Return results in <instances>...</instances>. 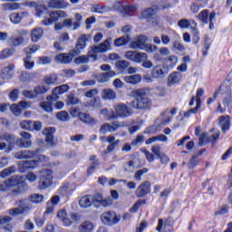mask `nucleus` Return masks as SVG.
<instances>
[{
  "label": "nucleus",
  "instance_id": "53",
  "mask_svg": "<svg viewBox=\"0 0 232 232\" xmlns=\"http://www.w3.org/2000/svg\"><path fill=\"white\" fill-rule=\"evenodd\" d=\"M74 19L75 22H73L72 24V30H79V28L81 27V21L82 20V16L81 15V14H76L74 15Z\"/></svg>",
  "mask_w": 232,
  "mask_h": 232
},
{
  "label": "nucleus",
  "instance_id": "41",
  "mask_svg": "<svg viewBox=\"0 0 232 232\" xmlns=\"http://www.w3.org/2000/svg\"><path fill=\"white\" fill-rule=\"evenodd\" d=\"M161 117H162V120L160 121V124L162 126H166L171 122L172 117L169 116V110L167 109L165 111H163L161 113Z\"/></svg>",
  "mask_w": 232,
  "mask_h": 232
},
{
  "label": "nucleus",
  "instance_id": "16",
  "mask_svg": "<svg viewBox=\"0 0 232 232\" xmlns=\"http://www.w3.org/2000/svg\"><path fill=\"white\" fill-rule=\"evenodd\" d=\"M68 90H70V87L68 86V84H63L58 87H55L53 91V94L48 96V100H52L53 99L54 101H59V94H63V93H66V92H68Z\"/></svg>",
  "mask_w": 232,
  "mask_h": 232
},
{
  "label": "nucleus",
  "instance_id": "15",
  "mask_svg": "<svg viewBox=\"0 0 232 232\" xmlns=\"http://www.w3.org/2000/svg\"><path fill=\"white\" fill-rule=\"evenodd\" d=\"M32 106V103L30 102H20L18 104H13L10 107V110L12 113H14L16 116L21 115V111L23 110H26Z\"/></svg>",
  "mask_w": 232,
  "mask_h": 232
},
{
  "label": "nucleus",
  "instance_id": "22",
  "mask_svg": "<svg viewBox=\"0 0 232 232\" xmlns=\"http://www.w3.org/2000/svg\"><path fill=\"white\" fill-rule=\"evenodd\" d=\"M182 81V74L179 72L170 73L168 77V86H173V84H179Z\"/></svg>",
  "mask_w": 232,
  "mask_h": 232
},
{
  "label": "nucleus",
  "instance_id": "8",
  "mask_svg": "<svg viewBox=\"0 0 232 232\" xmlns=\"http://www.w3.org/2000/svg\"><path fill=\"white\" fill-rule=\"evenodd\" d=\"M52 180H53V174L51 169H44L41 172L40 182L38 188L40 189H46L52 186Z\"/></svg>",
  "mask_w": 232,
  "mask_h": 232
},
{
  "label": "nucleus",
  "instance_id": "1",
  "mask_svg": "<svg viewBox=\"0 0 232 232\" xmlns=\"http://www.w3.org/2000/svg\"><path fill=\"white\" fill-rule=\"evenodd\" d=\"M68 14H66V12L64 11H49L44 15V19L41 22V24L43 26H52L54 24V30L55 32H59V30H63L64 28V24L59 23L61 19H64V17H67Z\"/></svg>",
  "mask_w": 232,
  "mask_h": 232
},
{
  "label": "nucleus",
  "instance_id": "29",
  "mask_svg": "<svg viewBox=\"0 0 232 232\" xmlns=\"http://www.w3.org/2000/svg\"><path fill=\"white\" fill-rule=\"evenodd\" d=\"M102 99L103 101H115L117 99V93L111 89H105L102 92Z\"/></svg>",
  "mask_w": 232,
  "mask_h": 232
},
{
  "label": "nucleus",
  "instance_id": "47",
  "mask_svg": "<svg viewBox=\"0 0 232 232\" xmlns=\"http://www.w3.org/2000/svg\"><path fill=\"white\" fill-rule=\"evenodd\" d=\"M24 66L25 70H32L35 66V63L32 61V56H27L24 59Z\"/></svg>",
  "mask_w": 232,
  "mask_h": 232
},
{
  "label": "nucleus",
  "instance_id": "4",
  "mask_svg": "<svg viewBox=\"0 0 232 232\" xmlns=\"http://www.w3.org/2000/svg\"><path fill=\"white\" fill-rule=\"evenodd\" d=\"M48 156L40 155L38 156V160H35L19 161L17 166L20 173H24L27 169H35L39 166V162H48Z\"/></svg>",
  "mask_w": 232,
  "mask_h": 232
},
{
  "label": "nucleus",
  "instance_id": "48",
  "mask_svg": "<svg viewBox=\"0 0 232 232\" xmlns=\"http://www.w3.org/2000/svg\"><path fill=\"white\" fill-rule=\"evenodd\" d=\"M44 200V196L42 194H33L30 196V201L34 204H41Z\"/></svg>",
  "mask_w": 232,
  "mask_h": 232
},
{
  "label": "nucleus",
  "instance_id": "14",
  "mask_svg": "<svg viewBox=\"0 0 232 232\" xmlns=\"http://www.w3.org/2000/svg\"><path fill=\"white\" fill-rule=\"evenodd\" d=\"M147 41L148 36L140 35L130 42V48H131V50H144V44L147 43Z\"/></svg>",
  "mask_w": 232,
  "mask_h": 232
},
{
  "label": "nucleus",
  "instance_id": "2",
  "mask_svg": "<svg viewBox=\"0 0 232 232\" xmlns=\"http://www.w3.org/2000/svg\"><path fill=\"white\" fill-rule=\"evenodd\" d=\"M132 93L135 95V100L130 102L131 108L148 110L151 106V100L148 98V95L143 90H134Z\"/></svg>",
  "mask_w": 232,
  "mask_h": 232
},
{
  "label": "nucleus",
  "instance_id": "44",
  "mask_svg": "<svg viewBox=\"0 0 232 232\" xmlns=\"http://www.w3.org/2000/svg\"><path fill=\"white\" fill-rule=\"evenodd\" d=\"M15 171H16L15 167L14 166L8 167L0 173V177H2V179H6V177H10V175H13V173H15Z\"/></svg>",
  "mask_w": 232,
  "mask_h": 232
},
{
  "label": "nucleus",
  "instance_id": "13",
  "mask_svg": "<svg viewBox=\"0 0 232 232\" xmlns=\"http://www.w3.org/2000/svg\"><path fill=\"white\" fill-rule=\"evenodd\" d=\"M168 75V70H166V65H156L151 70V77L153 79H164Z\"/></svg>",
  "mask_w": 232,
  "mask_h": 232
},
{
  "label": "nucleus",
  "instance_id": "3",
  "mask_svg": "<svg viewBox=\"0 0 232 232\" xmlns=\"http://www.w3.org/2000/svg\"><path fill=\"white\" fill-rule=\"evenodd\" d=\"M113 108L114 111H111L109 114V121H117L119 118L128 119L133 115V110L126 103H115Z\"/></svg>",
  "mask_w": 232,
  "mask_h": 232
},
{
  "label": "nucleus",
  "instance_id": "36",
  "mask_svg": "<svg viewBox=\"0 0 232 232\" xmlns=\"http://www.w3.org/2000/svg\"><path fill=\"white\" fill-rule=\"evenodd\" d=\"M46 99H47V102H43L40 103V108H42L44 111H47V113H50L51 111H53V109H52L53 102H57V100H54L53 98L49 100L48 96Z\"/></svg>",
  "mask_w": 232,
  "mask_h": 232
},
{
  "label": "nucleus",
  "instance_id": "58",
  "mask_svg": "<svg viewBox=\"0 0 232 232\" xmlns=\"http://www.w3.org/2000/svg\"><path fill=\"white\" fill-rule=\"evenodd\" d=\"M5 10H9V12H12L13 10H19L21 8V5L17 3H13V4H5L4 5Z\"/></svg>",
  "mask_w": 232,
  "mask_h": 232
},
{
  "label": "nucleus",
  "instance_id": "38",
  "mask_svg": "<svg viewBox=\"0 0 232 232\" xmlns=\"http://www.w3.org/2000/svg\"><path fill=\"white\" fill-rule=\"evenodd\" d=\"M92 204H93L92 196H83L79 201V205L83 208V209H86V208H90Z\"/></svg>",
  "mask_w": 232,
  "mask_h": 232
},
{
  "label": "nucleus",
  "instance_id": "25",
  "mask_svg": "<svg viewBox=\"0 0 232 232\" xmlns=\"http://www.w3.org/2000/svg\"><path fill=\"white\" fill-rule=\"evenodd\" d=\"M85 46H86V35H82L77 41L75 49H73L72 51L73 53L75 55H79V53H81V50H84Z\"/></svg>",
  "mask_w": 232,
  "mask_h": 232
},
{
  "label": "nucleus",
  "instance_id": "59",
  "mask_svg": "<svg viewBox=\"0 0 232 232\" xmlns=\"http://www.w3.org/2000/svg\"><path fill=\"white\" fill-rule=\"evenodd\" d=\"M69 112H70V115H72L73 118H76V117H81V115L82 114V112H81V108L79 107H72L70 110H69Z\"/></svg>",
  "mask_w": 232,
  "mask_h": 232
},
{
  "label": "nucleus",
  "instance_id": "50",
  "mask_svg": "<svg viewBox=\"0 0 232 232\" xmlns=\"http://www.w3.org/2000/svg\"><path fill=\"white\" fill-rule=\"evenodd\" d=\"M141 15L144 19L150 21V19H151L155 15V10H153L152 8H148L141 13Z\"/></svg>",
  "mask_w": 232,
  "mask_h": 232
},
{
  "label": "nucleus",
  "instance_id": "61",
  "mask_svg": "<svg viewBox=\"0 0 232 232\" xmlns=\"http://www.w3.org/2000/svg\"><path fill=\"white\" fill-rule=\"evenodd\" d=\"M39 49H40L39 45H33V46L26 47L24 49V53H26V55H32V53H35V52H37V50Z\"/></svg>",
  "mask_w": 232,
  "mask_h": 232
},
{
  "label": "nucleus",
  "instance_id": "46",
  "mask_svg": "<svg viewBox=\"0 0 232 232\" xmlns=\"http://www.w3.org/2000/svg\"><path fill=\"white\" fill-rule=\"evenodd\" d=\"M47 92H48V88L44 85L35 86L34 89L35 98H37L38 95H43V94L46 93Z\"/></svg>",
  "mask_w": 232,
  "mask_h": 232
},
{
  "label": "nucleus",
  "instance_id": "7",
  "mask_svg": "<svg viewBox=\"0 0 232 232\" xmlns=\"http://www.w3.org/2000/svg\"><path fill=\"white\" fill-rule=\"evenodd\" d=\"M101 220L104 226H115L121 222V217H118L115 211L109 210L102 214Z\"/></svg>",
  "mask_w": 232,
  "mask_h": 232
},
{
  "label": "nucleus",
  "instance_id": "57",
  "mask_svg": "<svg viewBox=\"0 0 232 232\" xmlns=\"http://www.w3.org/2000/svg\"><path fill=\"white\" fill-rule=\"evenodd\" d=\"M34 77H35V73H34V72H24L21 74V80L24 81V82L32 81V79H34Z\"/></svg>",
  "mask_w": 232,
  "mask_h": 232
},
{
  "label": "nucleus",
  "instance_id": "9",
  "mask_svg": "<svg viewBox=\"0 0 232 232\" xmlns=\"http://www.w3.org/2000/svg\"><path fill=\"white\" fill-rule=\"evenodd\" d=\"M30 209H32V204L29 203L28 200H21L19 202V207L9 209L8 213L11 217H17L18 215H24V213H28Z\"/></svg>",
  "mask_w": 232,
  "mask_h": 232
},
{
  "label": "nucleus",
  "instance_id": "32",
  "mask_svg": "<svg viewBox=\"0 0 232 232\" xmlns=\"http://www.w3.org/2000/svg\"><path fill=\"white\" fill-rule=\"evenodd\" d=\"M123 81L128 84H139L142 81V76L140 74H133L123 77Z\"/></svg>",
  "mask_w": 232,
  "mask_h": 232
},
{
  "label": "nucleus",
  "instance_id": "19",
  "mask_svg": "<svg viewBox=\"0 0 232 232\" xmlns=\"http://www.w3.org/2000/svg\"><path fill=\"white\" fill-rule=\"evenodd\" d=\"M48 7L61 10V9L68 8V3L66 2V0H49Z\"/></svg>",
  "mask_w": 232,
  "mask_h": 232
},
{
  "label": "nucleus",
  "instance_id": "33",
  "mask_svg": "<svg viewBox=\"0 0 232 232\" xmlns=\"http://www.w3.org/2000/svg\"><path fill=\"white\" fill-rule=\"evenodd\" d=\"M78 229L80 232H93V229H95V225H93V223L91 221H84L79 226Z\"/></svg>",
  "mask_w": 232,
  "mask_h": 232
},
{
  "label": "nucleus",
  "instance_id": "60",
  "mask_svg": "<svg viewBox=\"0 0 232 232\" xmlns=\"http://www.w3.org/2000/svg\"><path fill=\"white\" fill-rule=\"evenodd\" d=\"M130 66V62L126 60L118 61L116 63V68L118 70H125V68H128Z\"/></svg>",
  "mask_w": 232,
  "mask_h": 232
},
{
  "label": "nucleus",
  "instance_id": "30",
  "mask_svg": "<svg viewBox=\"0 0 232 232\" xmlns=\"http://www.w3.org/2000/svg\"><path fill=\"white\" fill-rule=\"evenodd\" d=\"M79 119L82 122H84V124H90L91 126H95V124H97V121L86 112H82Z\"/></svg>",
  "mask_w": 232,
  "mask_h": 232
},
{
  "label": "nucleus",
  "instance_id": "5",
  "mask_svg": "<svg viewBox=\"0 0 232 232\" xmlns=\"http://www.w3.org/2000/svg\"><path fill=\"white\" fill-rule=\"evenodd\" d=\"M0 140H5V142H0V151L5 153H12L14 148H15V135L5 133L0 135Z\"/></svg>",
  "mask_w": 232,
  "mask_h": 232
},
{
  "label": "nucleus",
  "instance_id": "62",
  "mask_svg": "<svg viewBox=\"0 0 232 232\" xmlns=\"http://www.w3.org/2000/svg\"><path fill=\"white\" fill-rule=\"evenodd\" d=\"M143 50H145V52H148V53H151V52H157V45L145 43Z\"/></svg>",
  "mask_w": 232,
  "mask_h": 232
},
{
  "label": "nucleus",
  "instance_id": "24",
  "mask_svg": "<svg viewBox=\"0 0 232 232\" xmlns=\"http://www.w3.org/2000/svg\"><path fill=\"white\" fill-rule=\"evenodd\" d=\"M110 77H115V71H110L109 72L98 73L95 76L98 82H108V81H110Z\"/></svg>",
  "mask_w": 232,
  "mask_h": 232
},
{
  "label": "nucleus",
  "instance_id": "11",
  "mask_svg": "<svg viewBox=\"0 0 232 232\" xmlns=\"http://www.w3.org/2000/svg\"><path fill=\"white\" fill-rule=\"evenodd\" d=\"M92 204L95 206H102L103 208H108V206H111L113 204V199L111 197L103 198L101 194H96L94 196H91Z\"/></svg>",
  "mask_w": 232,
  "mask_h": 232
},
{
  "label": "nucleus",
  "instance_id": "35",
  "mask_svg": "<svg viewBox=\"0 0 232 232\" xmlns=\"http://www.w3.org/2000/svg\"><path fill=\"white\" fill-rule=\"evenodd\" d=\"M168 138L164 134H160L158 136L151 137L145 141V144L150 146V144H153V142H166Z\"/></svg>",
  "mask_w": 232,
  "mask_h": 232
},
{
  "label": "nucleus",
  "instance_id": "21",
  "mask_svg": "<svg viewBox=\"0 0 232 232\" xmlns=\"http://www.w3.org/2000/svg\"><path fill=\"white\" fill-rule=\"evenodd\" d=\"M18 37H11L9 40V44L11 46H20V44H23L24 38H23V35L28 34L26 31H17Z\"/></svg>",
  "mask_w": 232,
  "mask_h": 232
},
{
  "label": "nucleus",
  "instance_id": "45",
  "mask_svg": "<svg viewBox=\"0 0 232 232\" xmlns=\"http://www.w3.org/2000/svg\"><path fill=\"white\" fill-rule=\"evenodd\" d=\"M134 169H135V161L130 160L124 163L123 170L125 171V173H133Z\"/></svg>",
  "mask_w": 232,
  "mask_h": 232
},
{
  "label": "nucleus",
  "instance_id": "55",
  "mask_svg": "<svg viewBox=\"0 0 232 232\" xmlns=\"http://www.w3.org/2000/svg\"><path fill=\"white\" fill-rule=\"evenodd\" d=\"M79 102H81V100H79V98L73 96V95H69L67 97V100H66V104L67 106H75V104H79Z\"/></svg>",
  "mask_w": 232,
  "mask_h": 232
},
{
  "label": "nucleus",
  "instance_id": "52",
  "mask_svg": "<svg viewBox=\"0 0 232 232\" xmlns=\"http://www.w3.org/2000/svg\"><path fill=\"white\" fill-rule=\"evenodd\" d=\"M57 82V75L49 74L44 78V84L50 85Z\"/></svg>",
  "mask_w": 232,
  "mask_h": 232
},
{
  "label": "nucleus",
  "instance_id": "27",
  "mask_svg": "<svg viewBox=\"0 0 232 232\" xmlns=\"http://www.w3.org/2000/svg\"><path fill=\"white\" fill-rule=\"evenodd\" d=\"M53 133H55V128H46L44 130V135H45V140L50 146H53Z\"/></svg>",
  "mask_w": 232,
  "mask_h": 232
},
{
  "label": "nucleus",
  "instance_id": "42",
  "mask_svg": "<svg viewBox=\"0 0 232 232\" xmlns=\"http://www.w3.org/2000/svg\"><path fill=\"white\" fill-rule=\"evenodd\" d=\"M129 43H130V36L128 35H124L114 40V44L115 46H118V47L124 46Z\"/></svg>",
  "mask_w": 232,
  "mask_h": 232
},
{
  "label": "nucleus",
  "instance_id": "54",
  "mask_svg": "<svg viewBox=\"0 0 232 232\" xmlns=\"http://www.w3.org/2000/svg\"><path fill=\"white\" fill-rule=\"evenodd\" d=\"M12 55H14V50L5 49L0 53V60L5 61V59H8Z\"/></svg>",
  "mask_w": 232,
  "mask_h": 232
},
{
  "label": "nucleus",
  "instance_id": "10",
  "mask_svg": "<svg viewBox=\"0 0 232 232\" xmlns=\"http://www.w3.org/2000/svg\"><path fill=\"white\" fill-rule=\"evenodd\" d=\"M125 59L131 61L132 63H140L142 61L148 59V54L146 53H138L135 51H128L124 53Z\"/></svg>",
  "mask_w": 232,
  "mask_h": 232
},
{
  "label": "nucleus",
  "instance_id": "6",
  "mask_svg": "<svg viewBox=\"0 0 232 232\" xmlns=\"http://www.w3.org/2000/svg\"><path fill=\"white\" fill-rule=\"evenodd\" d=\"M126 122L124 121H112L111 123H103L101 125L99 132L102 135H106V133H115L120 128H124Z\"/></svg>",
  "mask_w": 232,
  "mask_h": 232
},
{
  "label": "nucleus",
  "instance_id": "40",
  "mask_svg": "<svg viewBox=\"0 0 232 232\" xmlns=\"http://www.w3.org/2000/svg\"><path fill=\"white\" fill-rule=\"evenodd\" d=\"M14 144L19 148H30L32 146V140H27L24 139H17L15 140L14 136Z\"/></svg>",
  "mask_w": 232,
  "mask_h": 232
},
{
  "label": "nucleus",
  "instance_id": "18",
  "mask_svg": "<svg viewBox=\"0 0 232 232\" xmlns=\"http://www.w3.org/2000/svg\"><path fill=\"white\" fill-rule=\"evenodd\" d=\"M110 42H111V38H108L98 46H92V51L94 53H104V52H108V50H110Z\"/></svg>",
  "mask_w": 232,
  "mask_h": 232
},
{
  "label": "nucleus",
  "instance_id": "34",
  "mask_svg": "<svg viewBox=\"0 0 232 232\" xmlns=\"http://www.w3.org/2000/svg\"><path fill=\"white\" fill-rule=\"evenodd\" d=\"M15 69V65L14 63H9L6 67H4L2 70V79H12V70Z\"/></svg>",
  "mask_w": 232,
  "mask_h": 232
},
{
  "label": "nucleus",
  "instance_id": "49",
  "mask_svg": "<svg viewBox=\"0 0 232 232\" xmlns=\"http://www.w3.org/2000/svg\"><path fill=\"white\" fill-rule=\"evenodd\" d=\"M208 17H209V10H203L198 15V18L200 19L204 24H208L209 21Z\"/></svg>",
  "mask_w": 232,
  "mask_h": 232
},
{
  "label": "nucleus",
  "instance_id": "23",
  "mask_svg": "<svg viewBox=\"0 0 232 232\" xmlns=\"http://www.w3.org/2000/svg\"><path fill=\"white\" fill-rule=\"evenodd\" d=\"M55 61L57 63H62V64H68L72 63V59H73V54H69L68 53H59L55 56Z\"/></svg>",
  "mask_w": 232,
  "mask_h": 232
},
{
  "label": "nucleus",
  "instance_id": "64",
  "mask_svg": "<svg viewBox=\"0 0 232 232\" xmlns=\"http://www.w3.org/2000/svg\"><path fill=\"white\" fill-rule=\"evenodd\" d=\"M146 138L144 135H138L134 140L131 141V146H139V144H142Z\"/></svg>",
  "mask_w": 232,
  "mask_h": 232
},
{
  "label": "nucleus",
  "instance_id": "56",
  "mask_svg": "<svg viewBox=\"0 0 232 232\" xmlns=\"http://www.w3.org/2000/svg\"><path fill=\"white\" fill-rule=\"evenodd\" d=\"M34 124V121H23L20 122V127L22 130H26L28 131H32V125Z\"/></svg>",
  "mask_w": 232,
  "mask_h": 232
},
{
  "label": "nucleus",
  "instance_id": "51",
  "mask_svg": "<svg viewBox=\"0 0 232 232\" xmlns=\"http://www.w3.org/2000/svg\"><path fill=\"white\" fill-rule=\"evenodd\" d=\"M57 119L59 121H63V122H68L70 121V114L66 111H61L56 114Z\"/></svg>",
  "mask_w": 232,
  "mask_h": 232
},
{
  "label": "nucleus",
  "instance_id": "31",
  "mask_svg": "<svg viewBox=\"0 0 232 232\" xmlns=\"http://www.w3.org/2000/svg\"><path fill=\"white\" fill-rule=\"evenodd\" d=\"M88 108H92L93 110H101L102 108V102H101L100 97H94L87 102Z\"/></svg>",
  "mask_w": 232,
  "mask_h": 232
},
{
  "label": "nucleus",
  "instance_id": "28",
  "mask_svg": "<svg viewBox=\"0 0 232 232\" xmlns=\"http://www.w3.org/2000/svg\"><path fill=\"white\" fill-rule=\"evenodd\" d=\"M24 17H28V13L26 12H23V13H13L10 15V21L11 23H13L14 24H19V23H21V21L24 19Z\"/></svg>",
  "mask_w": 232,
  "mask_h": 232
},
{
  "label": "nucleus",
  "instance_id": "39",
  "mask_svg": "<svg viewBox=\"0 0 232 232\" xmlns=\"http://www.w3.org/2000/svg\"><path fill=\"white\" fill-rule=\"evenodd\" d=\"M165 61L168 68H175L177 63H179V57L177 55H169Z\"/></svg>",
  "mask_w": 232,
  "mask_h": 232
},
{
  "label": "nucleus",
  "instance_id": "37",
  "mask_svg": "<svg viewBox=\"0 0 232 232\" xmlns=\"http://www.w3.org/2000/svg\"><path fill=\"white\" fill-rule=\"evenodd\" d=\"M111 8L110 6H102L101 5H94L91 8V12H93L95 14H106V12H110Z\"/></svg>",
  "mask_w": 232,
  "mask_h": 232
},
{
  "label": "nucleus",
  "instance_id": "26",
  "mask_svg": "<svg viewBox=\"0 0 232 232\" xmlns=\"http://www.w3.org/2000/svg\"><path fill=\"white\" fill-rule=\"evenodd\" d=\"M44 34V31L41 27H36L31 31V41L33 43H37V41H40L42 39L43 34Z\"/></svg>",
  "mask_w": 232,
  "mask_h": 232
},
{
  "label": "nucleus",
  "instance_id": "63",
  "mask_svg": "<svg viewBox=\"0 0 232 232\" xmlns=\"http://www.w3.org/2000/svg\"><path fill=\"white\" fill-rule=\"evenodd\" d=\"M12 218L8 216H0V227H5V224H10Z\"/></svg>",
  "mask_w": 232,
  "mask_h": 232
},
{
  "label": "nucleus",
  "instance_id": "43",
  "mask_svg": "<svg viewBox=\"0 0 232 232\" xmlns=\"http://www.w3.org/2000/svg\"><path fill=\"white\" fill-rule=\"evenodd\" d=\"M150 169L148 168H143L140 170H137L134 174L135 180L140 182V180H142V177H144V175H146V173H148Z\"/></svg>",
  "mask_w": 232,
  "mask_h": 232
},
{
  "label": "nucleus",
  "instance_id": "20",
  "mask_svg": "<svg viewBox=\"0 0 232 232\" xmlns=\"http://www.w3.org/2000/svg\"><path fill=\"white\" fill-rule=\"evenodd\" d=\"M218 125L221 128L223 133L226 131H229V128L231 126V120L228 116H221L218 119Z\"/></svg>",
  "mask_w": 232,
  "mask_h": 232
},
{
  "label": "nucleus",
  "instance_id": "17",
  "mask_svg": "<svg viewBox=\"0 0 232 232\" xmlns=\"http://www.w3.org/2000/svg\"><path fill=\"white\" fill-rule=\"evenodd\" d=\"M7 181L11 188H14V186H18L19 188H21L22 186L23 189H26V188H28V185H26V182H24L22 176H13Z\"/></svg>",
  "mask_w": 232,
  "mask_h": 232
},
{
  "label": "nucleus",
  "instance_id": "12",
  "mask_svg": "<svg viewBox=\"0 0 232 232\" xmlns=\"http://www.w3.org/2000/svg\"><path fill=\"white\" fill-rule=\"evenodd\" d=\"M135 193L138 198H143L146 195H150L151 193V182L148 180L141 182Z\"/></svg>",
  "mask_w": 232,
  "mask_h": 232
}]
</instances>
